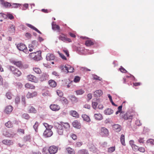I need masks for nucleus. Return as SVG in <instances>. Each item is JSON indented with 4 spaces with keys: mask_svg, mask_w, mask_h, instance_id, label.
Returning a JSON list of instances; mask_svg holds the SVG:
<instances>
[{
    "mask_svg": "<svg viewBox=\"0 0 154 154\" xmlns=\"http://www.w3.org/2000/svg\"><path fill=\"white\" fill-rule=\"evenodd\" d=\"M20 102V98L19 97H17L15 99V103L16 104H18Z\"/></svg>",
    "mask_w": 154,
    "mask_h": 154,
    "instance_id": "nucleus-57",
    "label": "nucleus"
},
{
    "mask_svg": "<svg viewBox=\"0 0 154 154\" xmlns=\"http://www.w3.org/2000/svg\"><path fill=\"white\" fill-rule=\"evenodd\" d=\"M49 84L52 87H55L56 86L57 84L55 81L53 80H50L49 81Z\"/></svg>",
    "mask_w": 154,
    "mask_h": 154,
    "instance_id": "nucleus-29",
    "label": "nucleus"
},
{
    "mask_svg": "<svg viewBox=\"0 0 154 154\" xmlns=\"http://www.w3.org/2000/svg\"><path fill=\"white\" fill-rule=\"evenodd\" d=\"M20 5L19 4L13 3L11 6L12 8H17L18 6H20Z\"/></svg>",
    "mask_w": 154,
    "mask_h": 154,
    "instance_id": "nucleus-53",
    "label": "nucleus"
},
{
    "mask_svg": "<svg viewBox=\"0 0 154 154\" xmlns=\"http://www.w3.org/2000/svg\"><path fill=\"white\" fill-rule=\"evenodd\" d=\"M22 117L23 118L26 119H28L29 118V116L27 114L24 113L23 114Z\"/></svg>",
    "mask_w": 154,
    "mask_h": 154,
    "instance_id": "nucleus-45",
    "label": "nucleus"
},
{
    "mask_svg": "<svg viewBox=\"0 0 154 154\" xmlns=\"http://www.w3.org/2000/svg\"><path fill=\"white\" fill-rule=\"evenodd\" d=\"M122 118H123L125 120H128L129 123H130L131 121L133 118L132 115H128L127 113H126L125 114L122 115L121 116Z\"/></svg>",
    "mask_w": 154,
    "mask_h": 154,
    "instance_id": "nucleus-6",
    "label": "nucleus"
},
{
    "mask_svg": "<svg viewBox=\"0 0 154 154\" xmlns=\"http://www.w3.org/2000/svg\"><path fill=\"white\" fill-rule=\"evenodd\" d=\"M71 137L74 140H76L77 138V136L76 135L74 134H72L71 135Z\"/></svg>",
    "mask_w": 154,
    "mask_h": 154,
    "instance_id": "nucleus-59",
    "label": "nucleus"
},
{
    "mask_svg": "<svg viewBox=\"0 0 154 154\" xmlns=\"http://www.w3.org/2000/svg\"><path fill=\"white\" fill-rule=\"evenodd\" d=\"M113 112V110L110 108H107L104 111V113L106 115H110L112 114Z\"/></svg>",
    "mask_w": 154,
    "mask_h": 154,
    "instance_id": "nucleus-20",
    "label": "nucleus"
},
{
    "mask_svg": "<svg viewBox=\"0 0 154 154\" xmlns=\"http://www.w3.org/2000/svg\"><path fill=\"white\" fill-rule=\"evenodd\" d=\"M56 126L57 128V131L58 134L60 135L63 134V128L62 124L57 123Z\"/></svg>",
    "mask_w": 154,
    "mask_h": 154,
    "instance_id": "nucleus-5",
    "label": "nucleus"
},
{
    "mask_svg": "<svg viewBox=\"0 0 154 154\" xmlns=\"http://www.w3.org/2000/svg\"><path fill=\"white\" fill-rule=\"evenodd\" d=\"M71 99L73 101L75 102H77V98L74 95H72L71 96Z\"/></svg>",
    "mask_w": 154,
    "mask_h": 154,
    "instance_id": "nucleus-55",
    "label": "nucleus"
},
{
    "mask_svg": "<svg viewBox=\"0 0 154 154\" xmlns=\"http://www.w3.org/2000/svg\"><path fill=\"white\" fill-rule=\"evenodd\" d=\"M31 139V136L30 135H28L25 136L23 137V140L24 141H29Z\"/></svg>",
    "mask_w": 154,
    "mask_h": 154,
    "instance_id": "nucleus-37",
    "label": "nucleus"
},
{
    "mask_svg": "<svg viewBox=\"0 0 154 154\" xmlns=\"http://www.w3.org/2000/svg\"><path fill=\"white\" fill-rule=\"evenodd\" d=\"M81 70L84 71H91L90 69H88L85 67H82L81 68Z\"/></svg>",
    "mask_w": 154,
    "mask_h": 154,
    "instance_id": "nucleus-52",
    "label": "nucleus"
},
{
    "mask_svg": "<svg viewBox=\"0 0 154 154\" xmlns=\"http://www.w3.org/2000/svg\"><path fill=\"white\" fill-rule=\"evenodd\" d=\"M66 150L69 154H75V152L74 149L69 147L66 148Z\"/></svg>",
    "mask_w": 154,
    "mask_h": 154,
    "instance_id": "nucleus-28",
    "label": "nucleus"
},
{
    "mask_svg": "<svg viewBox=\"0 0 154 154\" xmlns=\"http://www.w3.org/2000/svg\"><path fill=\"white\" fill-rule=\"evenodd\" d=\"M26 97L28 98H31L33 97V96L32 95V93H30L29 92H28L27 94L26 95Z\"/></svg>",
    "mask_w": 154,
    "mask_h": 154,
    "instance_id": "nucleus-60",
    "label": "nucleus"
},
{
    "mask_svg": "<svg viewBox=\"0 0 154 154\" xmlns=\"http://www.w3.org/2000/svg\"><path fill=\"white\" fill-rule=\"evenodd\" d=\"M112 127L114 130L118 132H120L122 129L121 125L119 124H114L113 125Z\"/></svg>",
    "mask_w": 154,
    "mask_h": 154,
    "instance_id": "nucleus-12",
    "label": "nucleus"
},
{
    "mask_svg": "<svg viewBox=\"0 0 154 154\" xmlns=\"http://www.w3.org/2000/svg\"><path fill=\"white\" fill-rule=\"evenodd\" d=\"M80 80V78L78 76H76L74 79V81L75 82H77Z\"/></svg>",
    "mask_w": 154,
    "mask_h": 154,
    "instance_id": "nucleus-50",
    "label": "nucleus"
},
{
    "mask_svg": "<svg viewBox=\"0 0 154 154\" xmlns=\"http://www.w3.org/2000/svg\"><path fill=\"white\" fill-rule=\"evenodd\" d=\"M59 39L64 42H66L67 41L70 42L71 41V40L70 39L66 38L65 37L61 35H60L59 36Z\"/></svg>",
    "mask_w": 154,
    "mask_h": 154,
    "instance_id": "nucleus-15",
    "label": "nucleus"
},
{
    "mask_svg": "<svg viewBox=\"0 0 154 154\" xmlns=\"http://www.w3.org/2000/svg\"><path fill=\"white\" fill-rule=\"evenodd\" d=\"M82 144V143L80 142H78L76 143V146L77 147H79Z\"/></svg>",
    "mask_w": 154,
    "mask_h": 154,
    "instance_id": "nucleus-63",
    "label": "nucleus"
},
{
    "mask_svg": "<svg viewBox=\"0 0 154 154\" xmlns=\"http://www.w3.org/2000/svg\"><path fill=\"white\" fill-rule=\"evenodd\" d=\"M51 129H46L44 131L43 135L45 137H50L53 135V133Z\"/></svg>",
    "mask_w": 154,
    "mask_h": 154,
    "instance_id": "nucleus-7",
    "label": "nucleus"
},
{
    "mask_svg": "<svg viewBox=\"0 0 154 154\" xmlns=\"http://www.w3.org/2000/svg\"><path fill=\"white\" fill-rule=\"evenodd\" d=\"M13 110V107L12 106L9 105L7 106L4 110V112L7 114H10Z\"/></svg>",
    "mask_w": 154,
    "mask_h": 154,
    "instance_id": "nucleus-11",
    "label": "nucleus"
},
{
    "mask_svg": "<svg viewBox=\"0 0 154 154\" xmlns=\"http://www.w3.org/2000/svg\"><path fill=\"white\" fill-rule=\"evenodd\" d=\"M43 124L44 126L46 128V129H50L52 128L53 127L52 126L49 125L47 123H44Z\"/></svg>",
    "mask_w": 154,
    "mask_h": 154,
    "instance_id": "nucleus-41",
    "label": "nucleus"
},
{
    "mask_svg": "<svg viewBox=\"0 0 154 154\" xmlns=\"http://www.w3.org/2000/svg\"><path fill=\"white\" fill-rule=\"evenodd\" d=\"M29 80L32 82H38V79L37 78L33 75H30L28 76Z\"/></svg>",
    "mask_w": 154,
    "mask_h": 154,
    "instance_id": "nucleus-13",
    "label": "nucleus"
},
{
    "mask_svg": "<svg viewBox=\"0 0 154 154\" xmlns=\"http://www.w3.org/2000/svg\"><path fill=\"white\" fill-rule=\"evenodd\" d=\"M46 59L47 60H53L54 59V56L53 54H48L46 55Z\"/></svg>",
    "mask_w": 154,
    "mask_h": 154,
    "instance_id": "nucleus-19",
    "label": "nucleus"
},
{
    "mask_svg": "<svg viewBox=\"0 0 154 154\" xmlns=\"http://www.w3.org/2000/svg\"><path fill=\"white\" fill-rule=\"evenodd\" d=\"M61 124H63V127L64 128L66 129H68L70 128V125L68 123H61Z\"/></svg>",
    "mask_w": 154,
    "mask_h": 154,
    "instance_id": "nucleus-35",
    "label": "nucleus"
},
{
    "mask_svg": "<svg viewBox=\"0 0 154 154\" xmlns=\"http://www.w3.org/2000/svg\"><path fill=\"white\" fill-rule=\"evenodd\" d=\"M75 92L78 95H82L85 92V91L82 89H80L75 91Z\"/></svg>",
    "mask_w": 154,
    "mask_h": 154,
    "instance_id": "nucleus-39",
    "label": "nucleus"
},
{
    "mask_svg": "<svg viewBox=\"0 0 154 154\" xmlns=\"http://www.w3.org/2000/svg\"><path fill=\"white\" fill-rule=\"evenodd\" d=\"M52 74L56 76H58L60 75L59 73L56 71L53 72H52Z\"/></svg>",
    "mask_w": 154,
    "mask_h": 154,
    "instance_id": "nucleus-64",
    "label": "nucleus"
},
{
    "mask_svg": "<svg viewBox=\"0 0 154 154\" xmlns=\"http://www.w3.org/2000/svg\"><path fill=\"white\" fill-rule=\"evenodd\" d=\"M26 88H30L32 89H34L35 88V87L32 85L30 84L29 83H26L25 85Z\"/></svg>",
    "mask_w": 154,
    "mask_h": 154,
    "instance_id": "nucleus-33",
    "label": "nucleus"
},
{
    "mask_svg": "<svg viewBox=\"0 0 154 154\" xmlns=\"http://www.w3.org/2000/svg\"><path fill=\"white\" fill-rule=\"evenodd\" d=\"M82 117L84 121L87 122H90V119L89 117L87 115L85 114L82 115Z\"/></svg>",
    "mask_w": 154,
    "mask_h": 154,
    "instance_id": "nucleus-22",
    "label": "nucleus"
},
{
    "mask_svg": "<svg viewBox=\"0 0 154 154\" xmlns=\"http://www.w3.org/2000/svg\"><path fill=\"white\" fill-rule=\"evenodd\" d=\"M0 2H1V4L6 8L11 6V4L10 3L5 2L4 0H0Z\"/></svg>",
    "mask_w": 154,
    "mask_h": 154,
    "instance_id": "nucleus-18",
    "label": "nucleus"
},
{
    "mask_svg": "<svg viewBox=\"0 0 154 154\" xmlns=\"http://www.w3.org/2000/svg\"><path fill=\"white\" fill-rule=\"evenodd\" d=\"M2 143L4 144L9 146L12 145L13 143V142L12 140H3L2 141Z\"/></svg>",
    "mask_w": 154,
    "mask_h": 154,
    "instance_id": "nucleus-16",
    "label": "nucleus"
},
{
    "mask_svg": "<svg viewBox=\"0 0 154 154\" xmlns=\"http://www.w3.org/2000/svg\"><path fill=\"white\" fill-rule=\"evenodd\" d=\"M131 147L134 151H136L138 150V147L136 145H134Z\"/></svg>",
    "mask_w": 154,
    "mask_h": 154,
    "instance_id": "nucleus-58",
    "label": "nucleus"
},
{
    "mask_svg": "<svg viewBox=\"0 0 154 154\" xmlns=\"http://www.w3.org/2000/svg\"><path fill=\"white\" fill-rule=\"evenodd\" d=\"M85 44L87 46H91L93 45L94 43L91 40H87L86 41Z\"/></svg>",
    "mask_w": 154,
    "mask_h": 154,
    "instance_id": "nucleus-36",
    "label": "nucleus"
},
{
    "mask_svg": "<svg viewBox=\"0 0 154 154\" xmlns=\"http://www.w3.org/2000/svg\"><path fill=\"white\" fill-rule=\"evenodd\" d=\"M12 63L18 67H21L22 66V64L21 61H13Z\"/></svg>",
    "mask_w": 154,
    "mask_h": 154,
    "instance_id": "nucleus-21",
    "label": "nucleus"
},
{
    "mask_svg": "<svg viewBox=\"0 0 154 154\" xmlns=\"http://www.w3.org/2000/svg\"><path fill=\"white\" fill-rule=\"evenodd\" d=\"M94 79L96 80H98L100 81H101L102 79L100 77L97 76L96 75H93Z\"/></svg>",
    "mask_w": 154,
    "mask_h": 154,
    "instance_id": "nucleus-44",
    "label": "nucleus"
},
{
    "mask_svg": "<svg viewBox=\"0 0 154 154\" xmlns=\"http://www.w3.org/2000/svg\"><path fill=\"white\" fill-rule=\"evenodd\" d=\"M120 141L122 144L123 146H125V136L123 134H122L120 137Z\"/></svg>",
    "mask_w": 154,
    "mask_h": 154,
    "instance_id": "nucleus-31",
    "label": "nucleus"
},
{
    "mask_svg": "<svg viewBox=\"0 0 154 154\" xmlns=\"http://www.w3.org/2000/svg\"><path fill=\"white\" fill-rule=\"evenodd\" d=\"M67 73L68 72H73V70H74V68L72 67L71 66H70L67 65Z\"/></svg>",
    "mask_w": 154,
    "mask_h": 154,
    "instance_id": "nucleus-30",
    "label": "nucleus"
},
{
    "mask_svg": "<svg viewBox=\"0 0 154 154\" xmlns=\"http://www.w3.org/2000/svg\"><path fill=\"white\" fill-rule=\"evenodd\" d=\"M54 22H53L52 23H53ZM52 29L53 30H60V26L56 24H52Z\"/></svg>",
    "mask_w": 154,
    "mask_h": 154,
    "instance_id": "nucleus-34",
    "label": "nucleus"
},
{
    "mask_svg": "<svg viewBox=\"0 0 154 154\" xmlns=\"http://www.w3.org/2000/svg\"><path fill=\"white\" fill-rule=\"evenodd\" d=\"M8 31L11 33H14L15 32L14 26L13 25H11L9 28Z\"/></svg>",
    "mask_w": 154,
    "mask_h": 154,
    "instance_id": "nucleus-25",
    "label": "nucleus"
},
{
    "mask_svg": "<svg viewBox=\"0 0 154 154\" xmlns=\"http://www.w3.org/2000/svg\"><path fill=\"white\" fill-rule=\"evenodd\" d=\"M72 125L73 126L77 129H79L81 128V124L77 120L74 121L72 122Z\"/></svg>",
    "mask_w": 154,
    "mask_h": 154,
    "instance_id": "nucleus-14",
    "label": "nucleus"
},
{
    "mask_svg": "<svg viewBox=\"0 0 154 154\" xmlns=\"http://www.w3.org/2000/svg\"><path fill=\"white\" fill-rule=\"evenodd\" d=\"M67 68V65H66L65 66H61L60 68L63 72L67 73L68 69Z\"/></svg>",
    "mask_w": 154,
    "mask_h": 154,
    "instance_id": "nucleus-23",
    "label": "nucleus"
},
{
    "mask_svg": "<svg viewBox=\"0 0 154 154\" xmlns=\"http://www.w3.org/2000/svg\"><path fill=\"white\" fill-rule=\"evenodd\" d=\"M17 47L19 50L23 51L26 54L29 53V51L26 50L27 47L24 44L20 43L17 45Z\"/></svg>",
    "mask_w": 154,
    "mask_h": 154,
    "instance_id": "nucleus-2",
    "label": "nucleus"
},
{
    "mask_svg": "<svg viewBox=\"0 0 154 154\" xmlns=\"http://www.w3.org/2000/svg\"><path fill=\"white\" fill-rule=\"evenodd\" d=\"M60 100L66 104H68V103L67 100L65 97H62L61 98Z\"/></svg>",
    "mask_w": 154,
    "mask_h": 154,
    "instance_id": "nucleus-48",
    "label": "nucleus"
},
{
    "mask_svg": "<svg viewBox=\"0 0 154 154\" xmlns=\"http://www.w3.org/2000/svg\"><path fill=\"white\" fill-rule=\"evenodd\" d=\"M29 55L31 57L36 61H39L42 59L41 56V52L40 51L30 53Z\"/></svg>",
    "mask_w": 154,
    "mask_h": 154,
    "instance_id": "nucleus-1",
    "label": "nucleus"
},
{
    "mask_svg": "<svg viewBox=\"0 0 154 154\" xmlns=\"http://www.w3.org/2000/svg\"><path fill=\"white\" fill-rule=\"evenodd\" d=\"M138 150L140 151V152H145V149L144 148L142 147H140L138 148Z\"/></svg>",
    "mask_w": 154,
    "mask_h": 154,
    "instance_id": "nucleus-62",
    "label": "nucleus"
},
{
    "mask_svg": "<svg viewBox=\"0 0 154 154\" xmlns=\"http://www.w3.org/2000/svg\"><path fill=\"white\" fill-rule=\"evenodd\" d=\"M146 142L147 143H150L151 144H154V140L151 139H149L147 140Z\"/></svg>",
    "mask_w": 154,
    "mask_h": 154,
    "instance_id": "nucleus-61",
    "label": "nucleus"
},
{
    "mask_svg": "<svg viewBox=\"0 0 154 154\" xmlns=\"http://www.w3.org/2000/svg\"><path fill=\"white\" fill-rule=\"evenodd\" d=\"M57 94L60 97H62L63 95V92L60 90H57Z\"/></svg>",
    "mask_w": 154,
    "mask_h": 154,
    "instance_id": "nucleus-47",
    "label": "nucleus"
},
{
    "mask_svg": "<svg viewBox=\"0 0 154 154\" xmlns=\"http://www.w3.org/2000/svg\"><path fill=\"white\" fill-rule=\"evenodd\" d=\"M7 98L9 99H11L12 98L11 94L10 92H8L6 94Z\"/></svg>",
    "mask_w": 154,
    "mask_h": 154,
    "instance_id": "nucleus-46",
    "label": "nucleus"
},
{
    "mask_svg": "<svg viewBox=\"0 0 154 154\" xmlns=\"http://www.w3.org/2000/svg\"><path fill=\"white\" fill-rule=\"evenodd\" d=\"M100 134L102 137H107L109 135V131L106 128L102 127L101 129Z\"/></svg>",
    "mask_w": 154,
    "mask_h": 154,
    "instance_id": "nucleus-4",
    "label": "nucleus"
},
{
    "mask_svg": "<svg viewBox=\"0 0 154 154\" xmlns=\"http://www.w3.org/2000/svg\"><path fill=\"white\" fill-rule=\"evenodd\" d=\"M94 117L96 119L98 120H101L102 119V116L100 113L95 114L94 115Z\"/></svg>",
    "mask_w": 154,
    "mask_h": 154,
    "instance_id": "nucleus-27",
    "label": "nucleus"
},
{
    "mask_svg": "<svg viewBox=\"0 0 154 154\" xmlns=\"http://www.w3.org/2000/svg\"><path fill=\"white\" fill-rule=\"evenodd\" d=\"M77 154H88V153L87 150L83 149L79 151Z\"/></svg>",
    "mask_w": 154,
    "mask_h": 154,
    "instance_id": "nucleus-32",
    "label": "nucleus"
},
{
    "mask_svg": "<svg viewBox=\"0 0 154 154\" xmlns=\"http://www.w3.org/2000/svg\"><path fill=\"white\" fill-rule=\"evenodd\" d=\"M50 108L53 111H57L60 109V106L57 104H51L50 106Z\"/></svg>",
    "mask_w": 154,
    "mask_h": 154,
    "instance_id": "nucleus-10",
    "label": "nucleus"
},
{
    "mask_svg": "<svg viewBox=\"0 0 154 154\" xmlns=\"http://www.w3.org/2000/svg\"><path fill=\"white\" fill-rule=\"evenodd\" d=\"M33 70L37 74H40L41 72V71L40 69H39L37 67H34L33 68Z\"/></svg>",
    "mask_w": 154,
    "mask_h": 154,
    "instance_id": "nucleus-38",
    "label": "nucleus"
},
{
    "mask_svg": "<svg viewBox=\"0 0 154 154\" xmlns=\"http://www.w3.org/2000/svg\"><path fill=\"white\" fill-rule=\"evenodd\" d=\"M120 71L122 73H126L127 72V71L122 66L119 69Z\"/></svg>",
    "mask_w": 154,
    "mask_h": 154,
    "instance_id": "nucleus-56",
    "label": "nucleus"
},
{
    "mask_svg": "<svg viewBox=\"0 0 154 154\" xmlns=\"http://www.w3.org/2000/svg\"><path fill=\"white\" fill-rule=\"evenodd\" d=\"M9 68L10 70L12 71L13 73L16 76L18 77L21 75V72L18 69L15 68L14 66H10Z\"/></svg>",
    "mask_w": 154,
    "mask_h": 154,
    "instance_id": "nucleus-3",
    "label": "nucleus"
},
{
    "mask_svg": "<svg viewBox=\"0 0 154 154\" xmlns=\"http://www.w3.org/2000/svg\"><path fill=\"white\" fill-rule=\"evenodd\" d=\"M38 125V123L37 122H36L33 126V128L35 129V131H36L37 129V128Z\"/></svg>",
    "mask_w": 154,
    "mask_h": 154,
    "instance_id": "nucleus-54",
    "label": "nucleus"
},
{
    "mask_svg": "<svg viewBox=\"0 0 154 154\" xmlns=\"http://www.w3.org/2000/svg\"><path fill=\"white\" fill-rule=\"evenodd\" d=\"M97 102H92V107L94 109H96L97 108Z\"/></svg>",
    "mask_w": 154,
    "mask_h": 154,
    "instance_id": "nucleus-43",
    "label": "nucleus"
},
{
    "mask_svg": "<svg viewBox=\"0 0 154 154\" xmlns=\"http://www.w3.org/2000/svg\"><path fill=\"white\" fill-rule=\"evenodd\" d=\"M71 115L74 117L79 118V115L78 113L75 111H70Z\"/></svg>",
    "mask_w": 154,
    "mask_h": 154,
    "instance_id": "nucleus-26",
    "label": "nucleus"
},
{
    "mask_svg": "<svg viewBox=\"0 0 154 154\" xmlns=\"http://www.w3.org/2000/svg\"><path fill=\"white\" fill-rule=\"evenodd\" d=\"M5 125L8 128H10L12 126V123L9 121L5 123Z\"/></svg>",
    "mask_w": 154,
    "mask_h": 154,
    "instance_id": "nucleus-40",
    "label": "nucleus"
},
{
    "mask_svg": "<svg viewBox=\"0 0 154 154\" xmlns=\"http://www.w3.org/2000/svg\"><path fill=\"white\" fill-rule=\"evenodd\" d=\"M58 148L55 146H50L48 149V151L50 154H54L57 151Z\"/></svg>",
    "mask_w": 154,
    "mask_h": 154,
    "instance_id": "nucleus-8",
    "label": "nucleus"
},
{
    "mask_svg": "<svg viewBox=\"0 0 154 154\" xmlns=\"http://www.w3.org/2000/svg\"><path fill=\"white\" fill-rule=\"evenodd\" d=\"M29 112L35 114L37 112V110L34 107L30 106L29 109Z\"/></svg>",
    "mask_w": 154,
    "mask_h": 154,
    "instance_id": "nucleus-24",
    "label": "nucleus"
},
{
    "mask_svg": "<svg viewBox=\"0 0 154 154\" xmlns=\"http://www.w3.org/2000/svg\"><path fill=\"white\" fill-rule=\"evenodd\" d=\"M49 75L46 73H43L40 75L39 80L42 82L46 81L48 79Z\"/></svg>",
    "mask_w": 154,
    "mask_h": 154,
    "instance_id": "nucleus-9",
    "label": "nucleus"
},
{
    "mask_svg": "<svg viewBox=\"0 0 154 154\" xmlns=\"http://www.w3.org/2000/svg\"><path fill=\"white\" fill-rule=\"evenodd\" d=\"M81 70L84 71H91L90 69H88L85 67H82L81 68Z\"/></svg>",
    "mask_w": 154,
    "mask_h": 154,
    "instance_id": "nucleus-51",
    "label": "nucleus"
},
{
    "mask_svg": "<svg viewBox=\"0 0 154 154\" xmlns=\"http://www.w3.org/2000/svg\"><path fill=\"white\" fill-rule=\"evenodd\" d=\"M58 53L59 55H60V56L63 60H66V57L62 53H60L59 51H58Z\"/></svg>",
    "mask_w": 154,
    "mask_h": 154,
    "instance_id": "nucleus-49",
    "label": "nucleus"
},
{
    "mask_svg": "<svg viewBox=\"0 0 154 154\" xmlns=\"http://www.w3.org/2000/svg\"><path fill=\"white\" fill-rule=\"evenodd\" d=\"M102 94L103 92L100 90H97L94 92V95L96 97H100Z\"/></svg>",
    "mask_w": 154,
    "mask_h": 154,
    "instance_id": "nucleus-17",
    "label": "nucleus"
},
{
    "mask_svg": "<svg viewBox=\"0 0 154 154\" xmlns=\"http://www.w3.org/2000/svg\"><path fill=\"white\" fill-rule=\"evenodd\" d=\"M115 150V146H112L108 149V151L109 152L111 153L113 152Z\"/></svg>",
    "mask_w": 154,
    "mask_h": 154,
    "instance_id": "nucleus-42",
    "label": "nucleus"
}]
</instances>
